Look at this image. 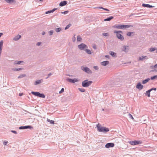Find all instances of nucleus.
Wrapping results in <instances>:
<instances>
[{
  "mask_svg": "<svg viewBox=\"0 0 157 157\" xmlns=\"http://www.w3.org/2000/svg\"><path fill=\"white\" fill-rule=\"evenodd\" d=\"M156 53H157V48H156Z\"/></svg>",
  "mask_w": 157,
  "mask_h": 157,
  "instance_id": "63",
  "label": "nucleus"
},
{
  "mask_svg": "<svg viewBox=\"0 0 157 157\" xmlns=\"http://www.w3.org/2000/svg\"><path fill=\"white\" fill-rule=\"evenodd\" d=\"M71 25V24H68L67 26L65 27V29L67 30L68 29Z\"/></svg>",
  "mask_w": 157,
  "mask_h": 157,
  "instance_id": "38",
  "label": "nucleus"
},
{
  "mask_svg": "<svg viewBox=\"0 0 157 157\" xmlns=\"http://www.w3.org/2000/svg\"><path fill=\"white\" fill-rule=\"evenodd\" d=\"M78 90L79 91L82 92H84L85 91V90L83 88H78Z\"/></svg>",
  "mask_w": 157,
  "mask_h": 157,
  "instance_id": "36",
  "label": "nucleus"
},
{
  "mask_svg": "<svg viewBox=\"0 0 157 157\" xmlns=\"http://www.w3.org/2000/svg\"><path fill=\"white\" fill-rule=\"evenodd\" d=\"M53 30H51L48 32L49 35L50 36L52 35L53 33Z\"/></svg>",
  "mask_w": 157,
  "mask_h": 157,
  "instance_id": "41",
  "label": "nucleus"
},
{
  "mask_svg": "<svg viewBox=\"0 0 157 157\" xmlns=\"http://www.w3.org/2000/svg\"><path fill=\"white\" fill-rule=\"evenodd\" d=\"M64 91V89L63 88H62L60 91L59 92V93L60 94L63 92Z\"/></svg>",
  "mask_w": 157,
  "mask_h": 157,
  "instance_id": "44",
  "label": "nucleus"
},
{
  "mask_svg": "<svg viewBox=\"0 0 157 157\" xmlns=\"http://www.w3.org/2000/svg\"><path fill=\"white\" fill-rule=\"evenodd\" d=\"M102 110H103V111H104V109H102Z\"/></svg>",
  "mask_w": 157,
  "mask_h": 157,
  "instance_id": "61",
  "label": "nucleus"
},
{
  "mask_svg": "<svg viewBox=\"0 0 157 157\" xmlns=\"http://www.w3.org/2000/svg\"><path fill=\"white\" fill-rule=\"evenodd\" d=\"M26 76V75L25 74H22L20 75L18 77V78H23L25 77Z\"/></svg>",
  "mask_w": 157,
  "mask_h": 157,
  "instance_id": "33",
  "label": "nucleus"
},
{
  "mask_svg": "<svg viewBox=\"0 0 157 157\" xmlns=\"http://www.w3.org/2000/svg\"><path fill=\"white\" fill-rule=\"evenodd\" d=\"M113 17L112 16H110L107 18L106 19H105L104 20V21H110L112 19H113Z\"/></svg>",
  "mask_w": 157,
  "mask_h": 157,
  "instance_id": "21",
  "label": "nucleus"
},
{
  "mask_svg": "<svg viewBox=\"0 0 157 157\" xmlns=\"http://www.w3.org/2000/svg\"><path fill=\"white\" fill-rule=\"evenodd\" d=\"M67 80L69 82L73 83H74L78 81V79L75 78L74 79H71L68 78L67 79Z\"/></svg>",
  "mask_w": 157,
  "mask_h": 157,
  "instance_id": "9",
  "label": "nucleus"
},
{
  "mask_svg": "<svg viewBox=\"0 0 157 157\" xmlns=\"http://www.w3.org/2000/svg\"><path fill=\"white\" fill-rule=\"evenodd\" d=\"M69 11H68V10H67V11H64L63 12H61V13L62 14H67V13H68Z\"/></svg>",
  "mask_w": 157,
  "mask_h": 157,
  "instance_id": "42",
  "label": "nucleus"
},
{
  "mask_svg": "<svg viewBox=\"0 0 157 157\" xmlns=\"http://www.w3.org/2000/svg\"><path fill=\"white\" fill-rule=\"evenodd\" d=\"M47 121L50 122V123L51 124H54L55 121H54L53 120H51L49 119H48L47 120Z\"/></svg>",
  "mask_w": 157,
  "mask_h": 157,
  "instance_id": "26",
  "label": "nucleus"
},
{
  "mask_svg": "<svg viewBox=\"0 0 157 157\" xmlns=\"http://www.w3.org/2000/svg\"><path fill=\"white\" fill-rule=\"evenodd\" d=\"M8 142L7 141H4L3 142V144L4 145H7V144L8 143Z\"/></svg>",
  "mask_w": 157,
  "mask_h": 157,
  "instance_id": "47",
  "label": "nucleus"
},
{
  "mask_svg": "<svg viewBox=\"0 0 157 157\" xmlns=\"http://www.w3.org/2000/svg\"><path fill=\"white\" fill-rule=\"evenodd\" d=\"M128 46H123L122 48V51L125 52H128Z\"/></svg>",
  "mask_w": 157,
  "mask_h": 157,
  "instance_id": "12",
  "label": "nucleus"
},
{
  "mask_svg": "<svg viewBox=\"0 0 157 157\" xmlns=\"http://www.w3.org/2000/svg\"><path fill=\"white\" fill-rule=\"evenodd\" d=\"M67 4V1H63L61 2L59 4V5L60 6H63Z\"/></svg>",
  "mask_w": 157,
  "mask_h": 157,
  "instance_id": "16",
  "label": "nucleus"
},
{
  "mask_svg": "<svg viewBox=\"0 0 157 157\" xmlns=\"http://www.w3.org/2000/svg\"><path fill=\"white\" fill-rule=\"evenodd\" d=\"M147 59L148 58L147 56H143L139 57V59H138V60L142 61L144 59Z\"/></svg>",
  "mask_w": 157,
  "mask_h": 157,
  "instance_id": "17",
  "label": "nucleus"
},
{
  "mask_svg": "<svg viewBox=\"0 0 157 157\" xmlns=\"http://www.w3.org/2000/svg\"><path fill=\"white\" fill-rule=\"evenodd\" d=\"M3 35V33H0V38L1 37V36Z\"/></svg>",
  "mask_w": 157,
  "mask_h": 157,
  "instance_id": "56",
  "label": "nucleus"
},
{
  "mask_svg": "<svg viewBox=\"0 0 157 157\" xmlns=\"http://www.w3.org/2000/svg\"><path fill=\"white\" fill-rule=\"evenodd\" d=\"M156 90V88L153 87V88H151V89H149V90L151 92L152 90H154L155 91Z\"/></svg>",
  "mask_w": 157,
  "mask_h": 157,
  "instance_id": "46",
  "label": "nucleus"
},
{
  "mask_svg": "<svg viewBox=\"0 0 157 157\" xmlns=\"http://www.w3.org/2000/svg\"><path fill=\"white\" fill-rule=\"evenodd\" d=\"M41 82H42L41 80H36L35 81L34 84L35 85H38V84L41 83Z\"/></svg>",
  "mask_w": 157,
  "mask_h": 157,
  "instance_id": "24",
  "label": "nucleus"
},
{
  "mask_svg": "<svg viewBox=\"0 0 157 157\" xmlns=\"http://www.w3.org/2000/svg\"><path fill=\"white\" fill-rule=\"evenodd\" d=\"M93 47L94 49H97V47L95 45L93 46Z\"/></svg>",
  "mask_w": 157,
  "mask_h": 157,
  "instance_id": "52",
  "label": "nucleus"
},
{
  "mask_svg": "<svg viewBox=\"0 0 157 157\" xmlns=\"http://www.w3.org/2000/svg\"><path fill=\"white\" fill-rule=\"evenodd\" d=\"M154 67L155 68L154 69L152 70L151 71L152 72H157V70L156 69V68H157V64L154 65Z\"/></svg>",
  "mask_w": 157,
  "mask_h": 157,
  "instance_id": "28",
  "label": "nucleus"
},
{
  "mask_svg": "<svg viewBox=\"0 0 157 157\" xmlns=\"http://www.w3.org/2000/svg\"><path fill=\"white\" fill-rule=\"evenodd\" d=\"M39 1H43V0H39Z\"/></svg>",
  "mask_w": 157,
  "mask_h": 157,
  "instance_id": "62",
  "label": "nucleus"
},
{
  "mask_svg": "<svg viewBox=\"0 0 157 157\" xmlns=\"http://www.w3.org/2000/svg\"><path fill=\"white\" fill-rule=\"evenodd\" d=\"M82 40V38L79 35L77 36V40L78 41L80 42Z\"/></svg>",
  "mask_w": 157,
  "mask_h": 157,
  "instance_id": "29",
  "label": "nucleus"
},
{
  "mask_svg": "<svg viewBox=\"0 0 157 157\" xmlns=\"http://www.w3.org/2000/svg\"><path fill=\"white\" fill-rule=\"evenodd\" d=\"M23 69L22 68H13L12 69L14 71H18L20 70H22Z\"/></svg>",
  "mask_w": 157,
  "mask_h": 157,
  "instance_id": "31",
  "label": "nucleus"
},
{
  "mask_svg": "<svg viewBox=\"0 0 157 157\" xmlns=\"http://www.w3.org/2000/svg\"><path fill=\"white\" fill-rule=\"evenodd\" d=\"M3 44V41L1 40L0 41V56H1L2 51V46Z\"/></svg>",
  "mask_w": 157,
  "mask_h": 157,
  "instance_id": "15",
  "label": "nucleus"
},
{
  "mask_svg": "<svg viewBox=\"0 0 157 157\" xmlns=\"http://www.w3.org/2000/svg\"><path fill=\"white\" fill-rule=\"evenodd\" d=\"M23 62V61H16L14 62V64H20L21 63Z\"/></svg>",
  "mask_w": 157,
  "mask_h": 157,
  "instance_id": "30",
  "label": "nucleus"
},
{
  "mask_svg": "<svg viewBox=\"0 0 157 157\" xmlns=\"http://www.w3.org/2000/svg\"><path fill=\"white\" fill-rule=\"evenodd\" d=\"M157 78V75H154L153 76H152L151 77V80H153L154 79H155V78Z\"/></svg>",
  "mask_w": 157,
  "mask_h": 157,
  "instance_id": "39",
  "label": "nucleus"
},
{
  "mask_svg": "<svg viewBox=\"0 0 157 157\" xmlns=\"http://www.w3.org/2000/svg\"><path fill=\"white\" fill-rule=\"evenodd\" d=\"M109 54L113 57H116V53L113 51H110Z\"/></svg>",
  "mask_w": 157,
  "mask_h": 157,
  "instance_id": "22",
  "label": "nucleus"
},
{
  "mask_svg": "<svg viewBox=\"0 0 157 157\" xmlns=\"http://www.w3.org/2000/svg\"><path fill=\"white\" fill-rule=\"evenodd\" d=\"M143 87V86L142 85L141 83L140 82H139L136 85V88L140 90H142Z\"/></svg>",
  "mask_w": 157,
  "mask_h": 157,
  "instance_id": "13",
  "label": "nucleus"
},
{
  "mask_svg": "<svg viewBox=\"0 0 157 157\" xmlns=\"http://www.w3.org/2000/svg\"><path fill=\"white\" fill-rule=\"evenodd\" d=\"M21 37V36L20 35H17L15 36L13 38L14 40L17 41L19 40Z\"/></svg>",
  "mask_w": 157,
  "mask_h": 157,
  "instance_id": "20",
  "label": "nucleus"
},
{
  "mask_svg": "<svg viewBox=\"0 0 157 157\" xmlns=\"http://www.w3.org/2000/svg\"><path fill=\"white\" fill-rule=\"evenodd\" d=\"M11 132L14 134H17V132L15 131H14V130H12L11 131Z\"/></svg>",
  "mask_w": 157,
  "mask_h": 157,
  "instance_id": "48",
  "label": "nucleus"
},
{
  "mask_svg": "<svg viewBox=\"0 0 157 157\" xmlns=\"http://www.w3.org/2000/svg\"><path fill=\"white\" fill-rule=\"evenodd\" d=\"M102 35L103 36H109V34L108 33H103L102 34Z\"/></svg>",
  "mask_w": 157,
  "mask_h": 157,
  "instance_id": "37",
  "label": "nucleus"
},
{
  "mask_svg": "<svg viewBox=\"0 0 157 157\" xmlns=\"http://www.w3.org/2000/svg\"><path fill=\"white\" fill-rule=\"evenodd\" d=\"M142 6L144 7H146L147 8H153L154 7V6L151 5L149 4H145L144 3L142 4Z\"/></svg>",
  "mask_w": 157,
  "mask_h": 157,
  "instance_id": "14",
  "label": "nucleus"
},
{
  "mask_svg": "<svg viewBox=\"0 0 157 157\" xmlns=\"http://www.w3.org/2000/svg\"><path fill=\"white\" fill-rule=\"evenodd\" d=\"M98 129V130L99 132H107L109 131V129L108 128L102 127L99 124H97L96 125Z\"/></svg>",
  "mask_w": 157,
  "mask_h": 157,
  "instance_id": "2",
  "label": "nucleus"
},
{
  "mask_svg": "<svg viewBox=\"0 0 157 157\" xmlns=\"http://www.w3.org/2000/svg\"><path fill=\"white\" fill-rule=\"evenodd\" d=\"M33 127L30 125H27L25 126H21L19 127V129H31Z\"/></svg>",
  "mask_w": 157,
  "mask_h": 157,
  "instance_id": "10",
  "label": "nucleus"
},
{
  "mask_svg": "<svg viewBox=\"0 0 157 157\" xmlns=\"http://www.w3.org/2000/svg\"><path fill=\"white\" fill-rule=\"evenodd\" d=\"M150 78H148L147 79L143 80L142 82V84H145L147 83L150 80Z\"/></svg>",
  "mask_w": 157,
  "mask_h": 157,
  "instance_id": "23",
  "label": "nucleus"
},
{
  "mask_svg": "<svg viewBox=\"0 0 157 157\" xmlns=\"http://www.w3.org/2000/svg\"><path fill=\"white\" fill-rule=\"evenodd\" d=\"M109 57V56H108V55L105 56V57L108 58V57Z\"/></svg>",
  "mask_w": 157,
  "mask_h": 157,
  "instance_id": "59",
  "label": "nucleus"
},
{
  "mask_svg": "<svg viewBox=\"0 0 157 157\" xmlns=\"http://www.w3.org/2000/svg\"><path fill=\"white\" fill-rule=\"evenodd\" d=\"M92 81H88L87 79L85 80L82 82V86L84 87H88L92 83Z\"/></svg>",
  "mask_w": 157,
  "mask_h": 157,
  "instance_id": "3",
  "label": "nucleus"
},
{
  "mask_svg": "<svg viewBox=\"0 0 157 157\" xmlns=\"http://www.w3.org/2000/svg\"><path fill=\"white\" fill-rule=\"evenodd\" d=\"M86 52L88 54H90L92 53L90 50L88 49H86L85 50Z\"/></svg>",
  "mask_w": 157,
  "mask_h": 157,
  "instance_id": "32",
  "label": "nucleus"
},
{
  "mask_svg": "<svg viewBox=\"0 0 157 157\" xmlns=\"http://www.w3.org/2000/svg\"><path fill=\"white\" fill-rule=\"evenodd\" d=\"M23 93H20L19 94V95L20 96H22V95H23Z\"/></svg>",
  "mask_w": 157,
  "mask_h": 157,
  "instance_id": "53",
  "label": "nucleus"
},
{
  "mask_svg": "<svg viewBox=\"0 0 157 157\" xmlns=\"http://www.w3.org/2000/svg\"><path fill=\"white\" fill-rule=\"evenodd\" d=\"M151 92L149 90H148L146 91V93H145V94L146 95H147L148 97H150V92Z\"/></svg>",
  "mask_w": 157,
  "mask_h": 157,
  "instance_id": "25",
  "label": "nucleus"
},
{
  "mask_svg": "<svg viewBox=\"0 0 157 157\" xmlns=\"http://www.w3.org/2000/svg\"><path fill=\"white\" fill-rule=\"evenodd\" d=\"M156 48H151L149 49V51L151 52H152L155 51V50H156Z\"/></svg>",
  "mask_w": 157,
  "mask_h": 157,
  "instance_id": "27",
  "label": "nucleus"
},
{
  "mask_svg": "<svg viewBox=\"0 0 157 157\" xmlns=\"http://www.w3.org/2000/svg\"><path fill=\"white\" fill-rule=\"evenodd\" d=\"M114 146V144L113 143H107L105 145V147L107 148H109L110 147H112Z\"/></svg>",
  "mask_w": 157,
  "mask_h": 157,
  "instance_id": "11",
  "label": "nucleus"
},
{
  "mask_svg": "<svg viewBox=\"0 0 157 157\" xmlns=\"http://www.w3.org/2000/svg\"><path fill=\"white\" fill-rule=\"evenodd\" d=\"M41 44V42H38V43H37L36 45L37 46H40Z\"/></svg>",
  "mask_w": 157,
  "mask_h": 157,
  "instance_id": "50",
  "label": "nucleus"
},
{
  "mask_svg": "<svg viewBox=\"0 0 157 157\" xmlns=\"http://www.w3.org/2000/svg\"><path fill=\"white\" fill-rule=\"evenodd\" d=\"M133 33V32H128L127 33V35L128 36H130Z\"/></svg>",
  "mask_w": 157,
  "mask_h": 157,
  "instance_id": "35",
  "label": "nucleus"
},
{
  "mask_svg": "<svg viewBox=\"0 0 157 157\" xmlns=\"http://www.w3.org/2000/svg\"><path fill=\"white\" fill-rule=\"evenodd\" d=\"M98 8H99V9H102L105 11H109V10H108V9H106V8H104L102 7H98Z\"/></svg>",
  "mask_w": 157,
  "mask_h": 157,
  "instance_id": "40",
  "label": "nucleus"
},
{
  "mask_svg": "<svg viewBox=\"0 0 157 157\" xmlns=\"http://www.w3.org/2000/svg\"><path fill=\"white\" fill-rule=\"evenodd\" d=\"M45 34V32H43L42 33V34L43 35H44Z\"/></svg>",
  "mask_w": 157,
  "mask_h": 157,
  "instance_id": "57",
  "label": "nucleus"
},
{
  "mask_svg": "<svg viewBox=\"0 0 157 157\" xmlns=\"http://www.w3.org/2000/svg\"><path fill=\"white\" fill-rule=\"evenodd\" d=\"M49 77H48V76L46 78V79H47V78H48Z\"/></svg>",
  "mask_w": 157,
  "mask_h": 157,
  "instance_id": "60",
  "label": "nucleus"
},
{
  "mask_svg": "<svg viewBox=\"0 0 157 157\" xmlns=\"http://www.w3.org/2000/svg\"><path fill=\"white\" fill-rule=\"evenodd\" d=\"M154 66H152L150 67V68L151 69H153V68H154Z\"/></svg>",
  "mask_w": 157,
  "mask_h": 157,
  "instance_id": "58",
  "label": "nucleus"
},
{
  "mask_svg": "<svg viewBox=\"0 0 157 157\" xmlns=\"http://www.w3.org/2000/svg\"><path fill=\"white\" fill-rule=\"evenodd\" d=\"M52 75V74L51 73H50L49 74H48V77H50V76H51Z\"/></svg>",
  "mask_w": 157,
  "mask_h": 157,
  "instance_id": "54",
  "label": "nucleus"
},
{
  "mask_svg": "<svg viewBox=\"0 0 157 157\" xmlns=\"http://www.w3.org/2000/svg\"><path fill=\"white\" fill-rule=\"evenodd\" d=\"M78 48L80 50H83L85 48H87L88 46L84 43H82L78 45Z\"/></svg>",
  "mask_w": 157,
  "mask_h": 157,
  "instance_id": "8",
  "label": "nucleus"
},
{
  "mask_svg": "<svg viewBox=\"0 0 157 157\" xmlns=\"http://www.w3.org/2000/svg\"><path fill=\"white\" fill-rule=\"evenodd\" d=\"M57 9V8H54V9H53L52 10V13L54 11H55Z\"/></svg>",
  "mask_w": 157,
  "mask_h": 157,
  "instance_id": "51",
  "label": "nucleus"
},
{
  "mask_svg": "<svg viewBox=\"0 0 157 157\" xmlns=\"http://www.w3.org/2000/svg\"><path fill=\"white\" fill-rule=\"evenodd\" d=\"M130 27H133V26L130 25H121L120 24H116L113 26V27L116 29H125Z\"/></svg>",
  "mask_w": 157,
  "mask_h": 157,
  "instance_id": "1",
  "label": "nucleus"
},
{
  "mask_svg": "<svg viewBox=\"0 0 157 157\" xmlns=\"http://www.w3.org/2000/svg\"><path fill=\"white\" fill-rule=\"evenodd\" d=\"M61 30V29L60 28H58L56 29L55 31L56 32H59Z\"/></svg>",
  "mask_w": 157,
  "mask_h": 157,
  "instance_id": "34",
  "label": "nucleus"
},
{
  "mask_svg": "<svg viewBox=\"0 0 157 157\" xmlns=\"http://www.w3.org/2000/svg\"><path fill=\"white\" fill-rule=\"evenodd\" d=\"M113 32L114 33H116V36L117 38L121 40H124V37L121 34L118 33L117 31L115 30Z\"/></svg>",
  "mask_w": 157,
  "mask_h": 157,
  "instance_id": "5",
  "label": "nucleus"
},
{
  "mask_svg": "<svg viewBox=\"0 0 157 157\" xmlns=\"http://www.w3.org/2000/svg\"><path fill=\"white\" fill-rule=\"evenodd\" d=\"M109 63V62L108 61H103L101 63V65L103 66H106Z\"/></svg>",
  "mask_w": 157,
  "mask_h": 157,
  "instance_id": "19",
  "label": "nucleus"
},
{
  "mask_svg": "<svg viewBox=\"0 0 157 157\" xmlns=\"http://www.w3.org/2000/svg\"><path fill=\"white\" fill-rule=\"evenodd\" d=\"M81 69L83 71H85L87 73L89 74H91L92 73V71L88 67L82 66L81 67Z\"/></svg>",
  "mask_w": 157,
  "mask_h": 157,
  "instance_id": "7",
  "label": "nucleus"
},
{
  "mask_svg": "<svg viewBox=\"0 0 157 157\" xmlns=\"http://www.w3.org/2000/svg\"><path fill=\"white\" fill-rule=\"evenodd\" d=\"M52 13V10H48V11L46 12L45 13L46 14H48V13Z\"/></svg>",
  "mask_w": 157,
  "mask_h": 157,
  "instance_id": "45",
  "label": "nucleus"
},
{
  "mask_svg": "<svg viewBox=\"0 0 157 157\" xmlns=\"http://www.w3.org/2000/svg\"><path fill=\"white\" fill-rule=\"evenodd\" d=\"M31 94L37 97L42 98H44L45 96L43 93H40L39 92H35L34 91H32Z\"/></svg>",
  "mask_w": 157,
  "mask_h": 157,
  "instance_id": "4",
  "label": "nucleus"
},
{
  "mask_svg": "<svg viewBox=\"0 0 157 157\" xmlns=\"http://www.w3.org/2000/svg\"><path fill=\"white\" fill-rule=\"evenodd\" d=\"M117 32L118 33H123V32L121 31H119Z\"/></svg>",
  "mask_w": 157,
  "mask_h": 157,
  "instance_id": "55",
  "label": "nucleus"
},
{
  "mask_svg": "<svg viewBox=\"0 0 157 157\" xmlns=\"http://www.w3.org/2000/svg\"><path fill=\"white\" fill-rule=\"evenodd\" d=\"M94 68L95 69V70H97L98 69V66H94Z\"/></svg>",
  "mask_w": 157,
  "mask_h": 157,
  "instance_id": "49",
  "label": "nucleus"
},
{
  "mask_svg": "<svg viewBox=\"0 0 157 157\" xmlns=\"http://www.w3.org/2000/svg\"><path fill=\"white\" fill-rule=\"evenodd\" d=\"M129 143L132 145H135L139 144H141L142 142L141 140H134L130 141L129 142Z\"/></svg>",
  "mask_w": 157,
  "mask_h": 157,
  "instance_id": "6",
  "label": "nucleus"
},
{
  "mask_svg": "<svg viewBox=\"0 0 157 157\" xmlns=\"http://www.w3.org/2000/svg\"><path fill=\"white\" fill-rule=\"evenodd\" d=\"M128 116L130 118L132 119V120H134V118L133 117H132V115L130 113L128 114Z\"/></svg>",
  "mask_w": 157,
  "mask_h": 157,
  "instance_id": "43",
  "label": "nucleus"
},
{
  "mask_svg": "<svg viewBox=\"0 0 157 157\" xmlns=\"http://www.w3.org/2000/svg\"><path fill=\"white\" fill-rule=\"evenodd\" d=\"M7 3L10 4L15 3L16 2L15 0H4Z\"/></svg>",
  "mask_w": 157,
  "mask_h": 157,
  "instance_id": "18",
  "label": "nucleus"
}]
</instances>
